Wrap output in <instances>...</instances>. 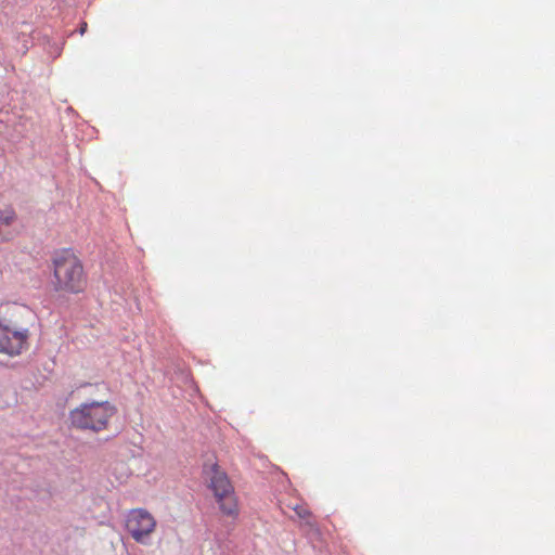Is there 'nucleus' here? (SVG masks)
Instances as JSON below:
<instances>
[{"label":"nucleus","mask_w":555,"mask_h":555,"mask_svg":"<svg viewBox=\"0 0 555 555\" xmlns=\"http://www.w3.org/2000/svg\"><path fill=\"white\" fill-rule=\"evenodd\" d=\"M30 311L21 305H7L0 313V353L9 357L22 354L29 346L27 321Z\"/></svg>","instance_id":"obj_1"},{"label":"nucleus","mask_w":555,"mask_h":555,"mask_svg":"<svg viewBox=\"0 0 555 555\" xmlns=\"http://www.w3.org/2000/svg\"><path fill=\"white\" fill-rule=\"evenodd\" d=\"M53 286L56 292L80 294L87 287V276L79 257L73 249L57 250L53 258Z\"/></svg>","instance_id":"obj_2"},{"label":"nucleus","mask_w":555,"mask_h":555,"mask_svg":"<svg viewBox=\"0 0 555 555\" xmlns=\"http://www.w3.org/2000/svg\"><path fill=\"white\" fill-rule=\"evenodd\" d=\"M117 408L109 401L82 402L69 412L68 421L73 428L101 433L108 429Z\"/></svg>","instance_id":"obj_3"},{"label":"nucleus","mask_w":555,"mask_h":555,"mask_svg":"<svg viewBox=\"0 0 555 555\" xmlns=\"http://www.w3.org/2000/svg\"><path fill=\"white\" fill-rule=\"evenodd\" d=\"M207 474L209 475L208 487L212 490L220 511L228 516L236 515L237 500L234 488L225 472L220 469L219 465L215 463L209 467Z\"/></svg>","instance_id":"obj_4"},{"label":"nucleus","mask_w":555,"mask_h":555,"mask_svg":"<svg viewBox=\"0 0 555 555\" xmlns=\"http://www.w3.org/2000/svg\"><path fill=\"white\" fill-rule=\"evenodd\" d=\"M126 528L135 542L146 544L149 537L155 531L156 520L146 509L133 508L127 516Z\"/></svg>","instance_id":"obj_5"},{"label":"nucleus","mask_w":555,"mask_h":555,"mask_svg":"<svg viewBox=\"0 0 555 555\" xmlns=\"http://www.w3.org/2000/svg\"><path fill=\"white\" fill-rule=\"evenodd\" d=\"M16 220V212L13 208H5L0 210V243L10 240V235L3 232V228L10 227Z\"/></svg>","instance_id":"obj_6"},{"label":"nucleus","mask_w":555,"mask_h":555,"mask_svg":"<svg viewBox=\"0 0 555 555\" xmlns=\"http://www.w3.org/2000/svg\"><path fill=\"white\" fill-rule=\"evenodd\" d=\"M298 518H300L304 524L310 528L315 527L314 517L306 504H296L292 507Z\"/></svg>","instance_id":"obj_7"},{"label":"nucleus","mask_w":555,"mask_h":555,"mask_svg":"<svg viewBox=\"0 0 555 555\" xmlns=\"http://www.w3.org/2000/svg\"><path fill=\"white\" fill-rule=\"evenodd\" d=\"M88 24L86 22H82L79 28L80 35H83L87 31Z\"/></svg>","instance_id":"obj_8"}]
</instances>
